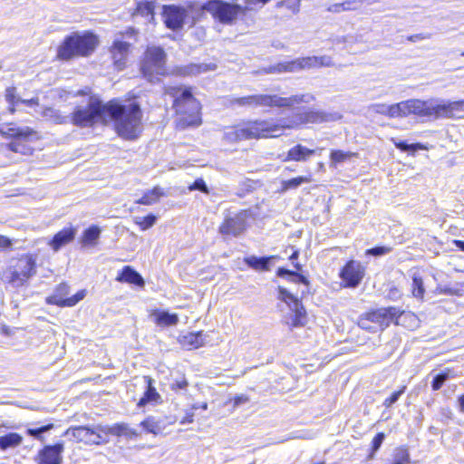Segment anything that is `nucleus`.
I'll return each instance as SVG.
<instances>
[{"instance_id":"obj_1","label":"nucleus","mask_w":464,"mask_h":464,"mask_svg":"<svg viewBox=\"0 0 464 464\" xmlns=\"http://www.w3.org/2000/svg\"><path fill=\"white\" fill-rule=\"evenodd\" d=\"M108 120L113 121L115 131L124 140H136L142 131V111L138 103L121 104L114 100L108 102Z\"/></svg>"},{"instance_id":"obj_2","label":"nucleus","mask_w":464,"mask_h":464,"mask_svg":"<svg viewBox=\"0 0 464 464\" xmlns=\"http://www.w3.org/2000/svg\"><path fill=\"white\" fill-rule=\"evenodd\" d=\"M166 93L174 99L173 107L178 115L177 126L180 129L198 127L201 124L200 103L192 95L190 88L169 86Z\"/></svg>"},{"instance_id":"obj_3","label":"nucleus","mask_w":464,"mask_h":464,"mask_svg":"<svg viewBox=\"0 0 464 464\" xmlns=\"http://www.w3.org/2000/svg\"><path fill=\"white\" fill-rule=\"evenodd\" d=\"M314 100V95L310 92L297 93L288 97L261 93L235 98L231 101V104L247 108L293 109L301 103H310Z\"/></svg>"},{"instance_id":"obj_4","label":"nucleus","mask_w":464,"mask_h":464,"mask_svg":"<svg viewBox=\"0 0 464 464\" xmlns=\"http://www.w3.org/2000/svg\"><path fill=\"white\" fill-rule=\"evenodd\" d=\"M78 95H87L85 103L75 106L70 114V123L79 128L92 127L97 122H107V103L87 91H79Z\"/></svg>"},{"instance_id":"obj_5","label":"nucleus","mask_w":464,"mask_h":464,"mask_svg":"<svg viewBox=\"0 0 464 464\" xmlns=\"http://www.w3.org/2000/svg\"><path fill=\"white\" fill-rule=\"evenodd\" d=\"M402 317L416 319L414 314H405L401 308L390 306L362 314L359 317L358 325L363 330L377 333L388 327L394 320L395 323L399 324Z\"/></svg>"},{"instance_id":"obj_6","label":"nucleus","mask_w":464,"mask_h":464,"mask_svg":"<svg viewBox=\"0 0 464 464\" xmlns=\"http://www.w3.org/2000/svg\"><path fill=\"white\" fill-rule=\"evenodd\" d=\"M96 44L97 39L92 34L73 33L66 36L58 47L57 57L67 61L74 56H88L94 51Z\"/></svg>"},{"instance_id":"obj_7","label":"nucleus","mask_w":464,"mask_h":464,"mask_svg":"<svg viewBox=\"0 0 464 464\" xmlns=\"http://www.w3.org/2000/svg\"><path fill=\"white\" fill-rule=\"evenodd\" d=\"M273 121H253L229 128L224 133V139L228 142H236L242 140L275 138Z\"/></svg>"},{"instance_id":"obj_8","label":"nucleus","mask_w":464,"mask_h":464,"mask_svg":"<svg viewBox=\"0 0 464 464\" xmlns=\"http://www.w3.org/2000/svg\"><path fill=\"white\" fill-rule=\"evenodd\" d=\"M202 9L224 24H232L239 14H246L250 7L221 0H210L202 5Z\"/></svg>"},{"instance_id":"obj_9","label":"nucleus","mask_w":464,"mask_h":464,"mask_svg":"<svg viewBox=\"0 0 464 464\" xmlns=\"http://www.w3.org/2000/svg\"><path fill=\"white\" fill-rule=\"evenodd\" d=\"M166 54L162 48L157 46L149 47L141 63V72L150 82L158 80V76L164 75Z\"/></svg>"},{"instance_id":"obj_10","label":"nucleus","mask_w":464,"mask_h":464,"mask_svg":"<svg viewBox=\"0 0 464 464\" xmlns=\"http://www.w3.org/2000/svg\"><path fill=\"white\" fill-rule=\"evenodd\" d=\"M278 299L289 307V314L285 316V323L294 328L303 327L307 324V314L303 304L285 288L278 287Z\"/></svg>"},{"instance_id":"obj_11","label":"nucleus","mask_w":464,"mask_h":464,"mask_svg":"<svg viewBox=\"0 0 464 464\" xmlns=\"http://www.w3.org/2000/svg\"><path fill=\"white\" fill-rule=\"evenodd\" d=\"M328 121V116L323 111H306L295 113L291 118L280 119L274 121L275 130H273L274 137H278L286 129H294L301 124L305 123H320Z\"/></svg>"},{"instance_id":"obj_12","label":"nucleus","mask_w":464,"mask_h":464,"mask_svg":"<svg viewBox=\"0 0 464 464\" xmlns=\"http://www.w3.org/2000/svg\"><path fill=\"white\" fill-rule=\"evenodd\" d=\"M250 217L251 213L248 209L237 212L227 210L218 231L222 236L238 237L246 229L247 220Z\"/></svg>"},{"instance_id":"obj_13","label":"nucleus","mask_w":464,"mask_h":464,"mask_svg":"<svg viewBox=\"0 0 464 464\" xmlns=\"http://www.w3.org/2000/svg\"><path fill=\"white\" fill-rule=\"evenodd\" d=\"M35 273V260L31 256L18 259L10 272L9 283L14 286L23 285Z\"/></svg>"},{"instance_id":"obj_14","label":"nucleus","mask_w":464,"mask_h":464,"mask_svg":"<svg viewBox=\"0 0 464 464\" xmlns=\"http://www.w3.org/2000/svg\"><path fill=\"white\" fill-rule=\"evenodd\" d=\"M462 111H464V100L446 102L440 99H431L430 120L450 119Z\"/></svg>"},{"instance_id":"obj_15","label":"nucleus","mask_w":464,"mask_h":464,"mask_svg":"<svg viewBox=\"0 0 464 464\" xmlns=\"http://www.w3.org/2000/svg\"><path fill=\"white\" fill-rule=\"evenodd\" d=\"M65 435H71L77 442H82L84 444H102L103 443L102 439V425L93 427L89 426H76L70 427L66 430Z\"/></svg>"},{"instance_id":"obj_16","label":"nucleus","mask_w":464,"mask_h":464,"mask_svg":"<svg viewBox=\"0 0 464 464\" xmlns=\"http://www.w3.org/2000/svg\"><path fill=\"white\" fill-rule=\"evenodd\" d=\"M70 287L67 284H60L54 290V293L46 298L49 304H56L60 307H72L82 300L86 295L85 290H80L71 297L65 298L69 294Z\"/></svg>"},{"instance_id":"obj_17","label":"nucleus","mask_w":464,"mask_h":464,"mask_svg":"<svg viewBox=\"0 0 464 464\" xmlns=\"http://www.w3.org/2000/svg\"><path fill=\"white\" fill-rule=\"evenodd\" d=\"M364 274L365 268L361 262L350 260L342 268L339 276L345 287L355 288L362 282Z\"/></svg>"},{"instance_id":"obj_18","label":"nucleus","mask_w":464,"mask_h":464,"mask_svg":"<svg viewBox=\"0 0 464 464\" xmlns=\"http://www.w3.org/2000/svg\"><path fill=\"white\" fill-rule=\"evenodd\" d=\"M162 15L166 26L176 31L183 27L188 13L182 6L170 5L163 6Z\"/></svg>"},{"instance_id":"obj_19","label":"nucleus","mask_w":464,"mask_h":464,"mask_svg":"<svg viewBox=\"0 0 464 464\" xmlns=\"http://www.w3.org/2000/svg\"><path fill=\"white\" fill-rule=\"evenodd\" d=\"M64 450L63 442L56 443L53 446H45L39 452L40 464H61L62 453Z\"/></svg>"},{"instance_id":"obj_20","label":"nucleus","mask_w":464,"mask_h":464,"mask_svg":"<svg viewBox=\"0 0 464 464\" xmlns=\"http://www.w3.org/2000/svg\"><path fill=\"white\" fill-rule=\"evenodd\" d=\"M75 236L76 228L72 227H65L56 233L49 241L48 245L54 252H57L61 247L72 242Z\"/></svg>"},{"instance_id":"obj_21","label":"nucleus","mask_w":464,"mask_h":464,"mask_svg":"<svg viewBox=\"0 0 464 464\" xmlns=\"http://www.w3.org/2000/svg\"><path fill=\"white\" fill-rule=\"evenodd\" d=\"M430 105L431 99L426 101L420 99H410L408 100L409 114H413L420 118L430 120Z\"/></svg>"},{"instance_id":"obj_22","label":"nucleus","mask_w":464,"mask_h":464,"mask_svg":"<svg viewBox=\"0 0 464 464\" xmlns=\"http://www.w3.org/2000/svg\"><path fill=\"white\" fill-rule=\"evenodd\" d=\"M34 130L29 128H18L14 123L0 124V135L4 138L24 139L31 136Z\"/></svg>"},{"instance_id":"obj_23","label":"nucleus","mask_w":464,"mask_h":464,"mask_svg":"<svg viewBox=\"0 0 464 464\" xmlns=\"http://www.w3.org/2000/svg\"><path fill=\"white\" fill-rule=\"evenodd\" d=\"M130 44L122 41H115L112 45L111 53L114 64L118 70L125 67Z\"/></svg>"},{"instance_id":"obj_24","label":"nucleus","mask_w":464,"mask_h":464,"mask_svg":"<svg viewBox=\"0 0 464 464\" xmlns=\"http://www.w3.org/2000/svg\"><path fill=\"white\" fill-rule=\"evenodd\" d=\"M315 153L314 150L308 149L301 144H297L288 150L285 157L282 160L286 161H306Z\"/></svg>"},{"instance_id":"obj_25","label":"nucleus","mask_w":464,"mask_h":464,"mask_svg":"<svg viewBox=\"0 0 464 464\" xmlns=\"http://www.w3.org/2000/svg\"><path fill=\"white\" fill-rule=\"evenodd\" d=\"M116 280L118 282L133 284L140 287L145 285V281L142 276L130 266H126L122 268L121 272L116 277Z\"/></svg>"},{"instance_id":"obj_26","label":"nucleus","mask_w":464,"mask_h":464,"mask_svg":"<svg viewBox=\"0 0 464 464\" xmlns=\"http://www.w3.org/2000/svg\"><path fill=\"white\" fill-rule=\"evenodd\" d=\"M144 380L147 383V388L143 396L140 399L137 404L138 407H143L148 403H159L161 400L160 395L152 385V379L150 377L145 376Z\"/></svg>"},{"instance_id":"obj_27","label":"nucleus","mask_w":464,"mask_h":464,"mask_svg":"<svg viewBox=\"0 0 464 464\" xmlns=\"http://www.w3.org/2000/svg\"><path fill=\"white\" fill-rule=\"evenodd\" d=\"M276 256H250L244 258V262L251 268L259 271H269L272 260L276 259Z\"/></svg>"},{"instance_id":"obj_28","label":"nucleus","mask_w":464,"mask_h":464,"mask_svg":"<svg viewBox=\"0 0 464 464\" xmlns=\"http://www.w3.org/2000/svg\"><path fill=\"white\" fill-rule=\"evenodd\" d=\"M216 68L217 66L214 63H191L179 68L178 72L183 76H192L198 75L208 71H214Z\"/></svg>"},{"instance_id":"obj_29","label":"nucleus","mask_w":464,"mask_h":464,"mask_svg":"<svg viewBox=\"0 0 464 464\" xmlns=\"http://www.w3.org/2000/svg\"><path fill=\"white\" fill-rule=\"evenodd\" d=\"M43 117L54 124H68L70 123V114H65L60 110L48 107L42 112Z\"/></svg>"},{"instance_id":"obj_30","label":"nucleus","mask_w":464,"mask_h":464,"mask_svg":"<svg viewBox=\"0 0 464 464\" xmlns=\"http://www.w3.org/2000/svg\"><path fill=\"white\" fill-rule=\"evenodd\" d=\"M301 60V67L303 70L310 69L314 67L326 66L330 67L334 63L332 62L331 57L324 55V56H309L300 58Z\"/></svg>"},{"instance_id":"obj_31","label":"nucleus","mask_w":464,"mask_h":464,"mask_svg":"<svg viewBox=\"0 0 464 464\" xmlns=\"http://www.w3.org/2000/svg\"><path fill=\"white\" fill-rule=\"evenodd\" d=\"M156 0H137V7L135 15H141L147 19L148 22L154 20V9Z\"/></svg>"},{"instance_id":"obj_32","label":"nucleus","mask_w":464,"mask_h":464,"mask_svg":"<svg viewBox=\"0 0 464 464\" xmlns=\"http://www.w3.org/2000/svg\"><path fill=\"white\" fill-rule=\"evenodd\" d=\"M180 342L188 349H197L205 344V337L202 332L189 333L183 335Z\"/></svg>"},{"instance_id":"obj_33","label":"nucleus","mask_w":464,"mask_h":464,"mask_svg":"<svg viewBox=\"0 0 464 464\" xmlns=\"http://www.w3.org/2000/svg\"><path fill=\"white\" fill-rule=\"evenodd\" d=\"M152 316L155 318V323L160 326H171L179 323V316L177 314H170L167 311H153Z\"/></svg>"},{"instance_id":"obj_34","label":"nucleus","mask_w":464,"mask_h":464,"mask_svg":"<svg viewBox=\"0 0 464 464\" xmlns=\"http://www.w3.org/2000/svg\"><path fill=\"white\" fill-rule=\"evenodd\" d=\"M102 230L98 226L92 225L85 229L81 237V243L84 246H95L101 236Z\"/></svg>"},{"instance_id":"obj_35","label":"nucleus","mask_w":464,"mask_h":464,"mask_svg":"<svg viewBox=\"0 0 464 464\" xmlns=\"http://www.w3.org/2000/svg\"><path fill=\"white\" fill-rule=\"evenodd\" d=\"M23 442V437L16 432L0 436V450H6L10 448H15Z\"/></svg>"},{"instance_id":"obj_36","label":"nucleus","mask_w":464,"mask_h":464,"mask_svg":"<svg viewBox=\"0 0 464 464\" xmlns=\"http://www.w3.org/2000/svg\"><path fill=\"white\" fill-rule=\"evenodd\" d=\"M163 195L162 189L160 187H155L150 190H147L136 203L150 206L158 202Z\"/></svg>"},{"instance_id":"obj_37","label":"nucleus","mask_w":464,"mask_h":464,"mask_svg":"<svg viewBox=\"0 0 464 464\" xmlns=\"http://www.w3.org/2000/svg\"><path fill=\"white\" fill-rule=\"evenodd\" d=\"M102 439L103 443H106L108 441L107 435L111 434L114 436H121L123 434H127L129 431V427L127 424L124 423H117L112 426H102Z\"/></svg>"},{"instance_id":"obj_38","label":"nucleus","mask_w":464,"mask_h":464,"mask_svg":"<svg viewBox=\"0 0 464 464\" xmlns=\"http://www.w3.org/2000/svg\"><path fill=\"white\" fill-rule=\"evenodd\" d=\"M276 74L284 72H296L302 71L301 60L297 58L295 60L282 62L276 64Z\"/></svg>"},{"instance_id":"obj_39","label":"nucleus","mask_w":464,"mask_h":464,"mask_svg":"<svg viewBox=\"0 0 464 464\" xmlns=\"http://www.w3.org/2000/svg\"><path fill=\"white\" fill-rule=\"evenodd\" d=\"M276 275L279 277H286L287 276L288 280L293 283H300V284H304L306 285L309 284V281L307 280V278L305 276H304L303 275H301L297 272H294L289 269L284 268V267H279L276 272Z\"/></svg>"},{"instance_id":"obj_40","label":"nucleus","mask_w":464,"mask_h":464,"mask_svg":"<svg viewBox=\"0 0 464 464\" xmlns=\"http://www.w3.org/2000/svg\"><path fill=\"white\" fill-rule=\"evenodd\" d=\"M424 294L425 287L423 279L418 273H414L412 275L411 295L419 300H423Z\"/></svg>"},{"instance_id":"obj_41","label":"nucleus","mask_w":464,"mask_h":464,"mask_svg":"<svg viewBox=\"0 0 464 464\" xmlns=\"http://www.w3.org/2000/svg\"><path fill=\"white\" fill-rule=\"evenodd\" d=\"M409 115L408 100L390 105V118H405Z\"/></svg>"},{"instance_id":"obj_42","label":"nucleus","mask_w":464,"mask_h":464,"mask_svg":"<svg viewBox=\"0 0 464 464\" xmlns=\"http://www.w3.org/2000/svg\"><path fill=\"white\" fill-rule=\"evenodd\" d=\"M311 180L310 176H299L291 179L284 180L282 181L281 191L285 192L289 189L296 188L303 183H309Z\"/></svg>"},{"instance_id":"obj_43","label":"nucleus","mask_w":464,"mask_h":464,"mask_svg":"<svg viewBox=\"0 0 464 464\" xmlns=\"http://www.w3.org/2000/svg\"><path fill=\"white\" fill-rule=\"evenodd\" d=\"M19 139H16V140L12 141L7 145V148L14 152L20 153L22 155H31L33 152V149L26 145L25 143L18 140Z\"/></svg>"},{"instance_id":"obj_44","label":"nucleus","mask_w":464,"mask_h":464,"mask_svg":"<svg viewBox=\"0 0 464 464\" xmlns=\"http://www.w3.org/2000/svg\"><path fill=\"white\" fill-rule=\"evenodd\" d=\"M141 426L148 431L153 434H158L161 431L162 426L160 422L155 420L154 417H149L141 422Z\"/></svg>"},{"instance_id":"obj_45","label":"nucleus","mask_w":464,"mask_h":464,"mask_svg":"<svg viewBox=\"0 0 464 464\" xmlns=\"http://www.w3.org/2000/svg\"><path fill=\"white\" fill-rule=\"evenodd\" d=\"M450 370H447L445 372H440L438 373L434 378H433V381H432V383H431V388L433 391H439L442 385L444 384V382L450 379Z\"/></svg>"},{"instance_id":"obj_46","label":"nucleus","mask_w":464,"mask_h":464,"mask_svg":"<svg viewBox=\"0 0 464 464\" xmlns=\"http://www.w3.org/2000/svg\"><path fill=\"white\" fill-rule=\"evenodd\" d=\"M53 428V424H47L36 429H27L26 433L39 440H44L43 434Z\"/></svg>"},{"instance_id":"obj_47","label":"nucleus","mask_w":464,"mask_h":464,"mask_svg":"<svg viewBox=\"0 0 464 464\" xmlns=\"http://www.w3.org/2000/svg\"><path fill=\"white\" fill-rule=\"evenodd\" d=\"M395 147L401 151H416L418 150H421L423 146L420 143L408 144L404 140H392Z\"/></svg>"},{"instance_id":"obj_48","label":"nucleus","mask_w":464,"mask_h":464,"mask_svg":"<svg viewBox=\"0 0 464 464\" xmlns=\"http://www.w3.org/2000/svg\"><path fill=\"white\" fill-rule=\"evenodd\" d=\"M438 295H461V291L458 287H450L448 285H438L434 290Z\"/></svg>"},{"instance_id":"obj_49","label":"nucleus","mask_w":464,"mask_h":464,"mask_svg":"<svg viewBox=\"0 0 464 464\" xmlns=\"http://www.w3.org/2000/svg\"><path fill=\"white\" fill-rule=\"evenodd\" d=\"M353 153L345 152L340 150H332L330 154V159L333 163H341L352 157Z\"/></svg>"},{"instance_id":"obj_50","label":"nucleus","mask_w":464,"mask_h":464,"mask_svg":"<svg viewBox=\"0 0 464 464\" xmlns=\"http://www.w3.org/2000/svg\"><path fill=\"white\" fill-rule=\"evenodd\" d=\"M5 101L8 102L9 105H15L16 103L20 102V101H17V99H21L16 95V88L14 86L7 87L5 90Z\"/></svg>"},{"instance_id":"obj_51","label":"nucleus","mask_w":464,"mask_h":464,"mask_svg":"<svg viewBox=\"0 0 464 464\" xmlns=\"http://www.w3.org/2000/svg\"><path fill=\"white\" fill-rule=\"evenodd\" d=\"M370 110L374 113L382 114L390 118V105L375 103L370 106Z\"/></svg>"},{"instance_id":"obj_52","label":"nucleus","mask_w":464,"mask_h":464,"mask_svg":"<svg viewBox=\"0 0 464 464\" xmlns=\"http://www.w3.org/2000/svg\"><path fill=\"white\" fill-rule=\"evenodd\" d=\"M156 217L152 214L143 218L142 220L137 221L136 223L140 227L142 230L149 229L156 223Z\"/></svg>"},{"instance_id":"obj_53","label":"nucleus","mask_w":464,"mask_h":464,"mask_svg":"<svg viewBox=\"0 0 464 464\" xmlns=\"http://www.w3.org/2000/svg\"><path fill=\"white\" fill-rule=\"evenodd\" d=\"M392 248L389 246H375L366 251V255L373 256H381L389 254Z\"/></svg>"},{"instance_id":"obj_54","label":"nucleus","mask_w":464,"mask_h":464,"mask_svg":"<svg viewBox=\"0 0 464 464\" xmlns=\"http://www.w3.org/2000/svg\"><path fill=\"white\" fill-rule=\"evenodd\" d=\"M404 390H405V387H402L400 391L394 392L389 398H387L384 401L383 405L386 408L391 407L392 404H394L399 400L401 395L404 392Z\"/></svg>"},{"instance_id":"obj_55","label":"nucleus","mask_w":464,"mask_h":464,"mask_svg":"<svg viewBox=\"0 0 464 464\" xmlns=\"http://www.w3.org/2000/svg\"><path fill=\"white\" fill-rule=\"evenodd\" d=\"M385 435L383 432H379L376 434V436L373 438L372 441V452H376L382 446L383 440H384Z\"/></svg>"},{"instance_id":"obj_56","label":"nucleus","mask_w":464,"mask_h":464,"mask_svg":"<svg viewBox=\"0 0 464 464\" xmlns=\"http://www.w3.org/2000/svg\"><path fill=\"white\" fill-rule=\"evenodd\" d=\"M342 5L343 11L356 10L360 7L361 2L358 0H347L343 2Z\"/></svg>"},{"instance_id":"obj_57","label":"nucleus","mask_w":464,"mask_h":464,"mask_svg":"<svg viewBox=\"0 0 464 464\" xmlns=\"http://www.w3.org/2000/svg\"><path fill=\"white\" fill-rule=\"evenodd\" d=\"M188 383L185 378H181L180 380H176L171 383V390L178 392L179 390H186Z\"/></svg>"},{"instance_id":"obj_58","label":"nucleus","mask_w":464,"mask_h":464,"mask_svg":"<svg viewBox=\"0 0 464 464\" xmlns=\"http://www.w3.org/2000/svg\"><path fill=\"white\" fill-rule=\"evenodd\" d=\"M430 37H431V34H430V33H420V34H416L408 36L407 40L410 42L415 43L418 41L430 39Z\"/></svg>"},{"instance_id":"obj_59","label":"nucleus","mask_w":464,"mask_h":464,"mask_svg":"<svg viewBox=\"0 0 464 464\" xmlns=\"http://www.w3.org/2000/svg\"><path fill=\"white\" fill-rule=\"evenodd\" d=\"M190 189H198L205 193L208 191L205 181L201 179H196L193 185L190 187Z\"/></svg>"},{"instance_id":"obj_60","label":"nucleus","mask_w":464,"mask_h":464,"mask_svg":"<svg viewBox=\"0 0 464 464\" xmlns=\"http://www.w3.org/2000/svg\"><path fill=\"white\" fill-rule=\"evenodd\" d=\"M249 401V398L245 394L237 395L233 400V406L238 407Z\"/></svg>"},{"instance_id":"obj_61","label":"nucleus","mask_w":464,"mask_h":464,"mask_svg":"<svg viewBox=\"0 0 464 464\" xmlns=\"http://www.w3.org/2000/svg\"><path fill=\"white\" fill-rule=\"evenodd\" d=\"M401 294L400 290L396 287H392L388 292V297L393 301L398 300L401 297Z\"/></svg>"},{"instance_id":"obj_62","label":"nucleus","mask_w":464,"mask_h":464,"mask_svg":"<svg viewBox=\"0 0 464 464\" xmlns=\"http://www.w3.org/2000/svg\"><path fill=\"white\" fill-rule=\"evenodd\" d=\"M17 101H20L21 103L30 107L39 104V99L37 97L32 99H17Z\"/></svg>"},{"instance_id":"obj_63","label":"nucleus","mask_w":464,"mask_h":464,"mask_svg":"<svg viewBox=\"0 0 464 464\" xmlns=\"http://www.w3.org/2000/svg\"><path fill=\"white\" fill-rule=\"evenodd\" d=\"M194 420V412L192 411H187L185 416L180 420V424L192 423Z\"/></svg>"},{"instance_id":"obj_64","label":"nucleus","mask_w":464,"mask_h":464,"mask_svg":"<svg viewBox=\"0 0 464 464\" xmlns=\"http://www.w3.org/2000/svg\"><path fill=\"white\" fill-rule=\"evenodd\" d=\"M11 246V240L8 237L0 235V248H8Z\"/></svg>"}]
</instances>
